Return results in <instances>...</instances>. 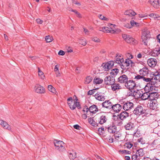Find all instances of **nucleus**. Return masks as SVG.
Here are the masks:
<instances>
[{
	"mask_svg": "<svg viewBox=\"0 0 160 160\" xmlns=\"http://www.w3.org/2000/svg\"><path fill=\"white\" fill-rule=\"evenodd\" d=\"M151 38L150 31L147 28H144L142 30L141 39L142 42L145 45H147L148 40Z\"/></svg>",
	"mask_w": 160,
	"mask_h": 160,
	"instance_id": "1",
	"label": "nucleus"
},
{
	"mask_svg": "<svg viewBox=\"0 0 160 160\" xmlns=\"http://www.w3.org/2000/svg\"><path fill=\"white\" fill-rule=\"evenodd\" d=\"M150 89H148L147 92H146L144 93H142V91H138V92H139L138 93V95L137 96V98H140L142 100H146L147 99H149V94L150 92V89L151 90L152 89H153V87L151 85L149 86Z\"/></svg>",
	"mask_w": 160,
	"mask_h": 160,
	"instance_id": "2",
	"label": "nucleus"
},
{
	"mask_svg": "<svg viewBox=\"0 0 160 160\" xmlns=\"http://www.w3.org/2000/svg\"><path fill=\"white\" fill-rule=\"evenodd\" d=\"M55 148L60 152H63L65 150V144L61 141L55 140L54 141Z\"/></svg>",
	"mask_w": 160,
	"mask_h": 160,
	"instance_id": "3",
	"label": "nucleus"
},
{
	"mask_svg": "<svg viewBox=\"0 0 160 160\" xmlns=\"http://www.w3.org/2000/svg\"><path fill=\"white\" fill-rule=\"evenodd\" d=\"M98 110L97 106L95 105H93L88 108L87 107L85 109L83 110L84 112H86L87 113L88 112V111L91 113H96Z\"/></svg>",
	"mask_w": 160,
	"mask_h": 160,
	"instance_id": "4",
	"label": "nucleus"
},
{
	"mask_svg": "<svg viewBox=\"0 0 160 160\" xmlns=\"http://www.w3.org/2000/svg\"><path fill=\"white\" fill-rule=\"evenodd\" d=\"M145 111L141 105H138L133 111V113L139 116L144 114Z\"/></svg>",
	"mask_w": 160,
	"mask_h": 160,
	"instance_id": "5",
	"label": "nucleus"
},
{
	"mask_svg": "<svg viewBox=\"0 0 160 160\" xmlns=\"http://www.w3.org/2000/svg\"><path fill=\"white\" fill-rule=\"evenodd\" d=\"M104 82L107 85H111L114 83L115 79L113 77L108 76L105 78Z\"/></svg>",
	"mask_w": 160,
	"mask_h": 160,
	"instance_id": "6",
	"label": "nucleus"
},
{
	"mask_svg": "<svg viewBox=\"0 0 160 160\" xmlns=\"http://www.w3.org/2000/svg\"><path fill=\"white\" fill-rule=\"evenodd\" d=\"M122 107L125 111L130 110L133 108L134 104L131 102L127 101L123 104Z\"/></svg>",
	"mask_w": 160,
	"mask_h": 160,
	"instance_id": "7",
	"label": "nucleus"
},
{
	"mask_svg": "<svg viewBox=\"0 0 160 160\" xmlns=\"http://www.w3.org/2000/svg\"><path fill=\"white\" fill-rule=\"evenodd\" d=\"M114 63L113 61H110L106 63H103L102 66L105 71H108L114 65Z\"/></svg>",
	"mask_w": 160,
	"mask_h": 160,
	"instance_id": "8",
	"label": "nucleus"
},
{
	"mask_svg": "<svg viewBox=\"0 0 160 160\" xmlns=\"http://www.w3.org/2000/svg\"><path fill=\"white\" fill-rule=\"evenodd\" d=\"M132 61L130 59H126L125 61L124 62H122L121 65V68L124 70H127L128 69L130 63H132Z\"/></svg>",
	"mask_w": 160,
	"mask_h": 160,
	"instance_id": "9",
	"label": "nucleus"
},
{
	"mask_svg": "<svg viewBox=\"0 0 160 160\" xmlns=\"http://www.w3.org/2000/svg\"><path fill=\"white\" fill-rule=\"evenodd\" d=\"M127 88L130 89H133L136 86V84L134 81L132 80H128L125 85Z\"/></svg>",
	"mask_w": 160,
	"mask_h": 160,
	"instance_id": "10",
	"label": "nucleus"
},
{
	"mask_svg": "<svg viewBox=\"0 0 160 160\" xmlns=\"http://www.w3.org/2000/svg\"><path fill=\"white\" fill-rule=\"evenodd\" d=\"M34 90L35 92L38 93L42 94L45 92L44 88L42 86L37 84L34 87Z\"/></svg>",
	"mask_w": 160,
	"mask_h": 160,
	"instance_id": "11",
	"label": "nucleus"
},
{
	"mask_svg": "<svg viewBox=\"0 0 160 160\" xmlns=\"http://www.w3.org/2000/svg\"><path fill=\"white\" fill-rule=\"evenodd\" d=\"M112 103L110 100H106L102 103V106L103 108L108 109L112 108Z\"/></svg>",
	"mask_w": 160,
	"mask_h": 160,
	"instance_id": "12",
	"label": "nucleus"
},
{
	"mask_svg": "<svg viewBox=\"0 0 160 160\" xmlns=\"http://www.w3.org/2000/svg\"><path fill=\"white\" fill-rule=\"evenodd\" d=\"M147 62L149 66L151 67H154L157 64L158 62L156 59L150 58L148 59Z\"/></svg>",
	"mask_w": 160,
	"mask_h": 160,
	"instance_id": "13",
	"label": "nucleus"
},
{
	"mask_svg": "<svg viewBox=\"0 0 160 160\" xmlns=\"http://www.w3.org/2000/svg\"><path fill=\"white\" fill-rule=\"evenodd\" d=\"M108 132L111 133H115L116 132L117 127L116 126L113 124H112L108 126L106 128Z\"/></svg>",
	"mask_w": 160,
	"mask_h": 160,
	"instance_id": "14",
	"label": "nucleus"
},
{
	"mask_svg": "<svg viewBox=\"0 0 160 160\" xmlns=\"http://www.w3.org/2000/svg\"><path fill=\"white\" fill-rule=\"evenodd\" d=\"M139 72L140 75L144 77L149 74V70L147 68L144 67L140 69Z\"/></svg>",
	"mask_w": 160,
	"mask_h": 160,
	"instance_id": "15",
	"label": "nucleus"
},
{
	"mask_svg": "<svg viewBox=\"0 0 160 160\" xmlns=\"http://www.w3.org/2000/svg\"><path fill=\"white\" fill-rule=\"evenodd\" d=\"M128 80L127 76L125 74L122 75L119 77L118 79V82L121 83H127Z\"/></svg>",
	"mask_w": 160,
	"mask_h": 160,
	"instance_id": "16",
	"label": "nucleus"
},
{
	"mask_svg": "<svg viewBox=\"0 0 160 160\" xmlns=\"http://www.w3.org/2000/svg\"><path fill=\"white\" fill-rule=\"evenodd\" d=\"M129 116V113L126 112V111L122 112L120 114L118 115V118L122 120L125 119L128 117Z\"/></svg>",
	"mask_w": 160,
	"mask_h": 160,
	"instance_id": "17",
	"label": "nucleus"
},
{
	"mask_svg": "<svg viewBox=\"0 0 160 160\" xmlns=\"http://www.w3.org/2000/svg\"><path fill=\"white\" fill-rule=\"evenodd\" d=\"M100 31H102L103 32H110L113 33L115 32L114 30H112L111 28H109L107 27H104L100 28Z\"/></svg>",
	"mask_w": 160,
	"mask_h": 160,
	"instance_id": "18",
	"label": "nucleus"
},
{
	"mask_svg": "<svg viewBox=\"0 0 160 160\" xmlns=\"http://www.w3.org/2000/svg\"><path fill=\"white\" fill-rule=\"evenodd\" d=\"M122 107L120 104H116L114 105H112V109L116 112H118L122 109Z\"/></svg>",
	"mask_w": 160,
	"mask_h": 160,
	"instance_id": "19",
	"label": "nucleus"
},
{
	"mask_svg": "<svg viewBox=\"0 0 160 160\" xmlns=\"http://www.w3.org/2000/svg\"><path fill=\"white\" fill-rule=\"evenodd\" d=\"M111 88L112 90L114 91L122 89L121 86L119 83L115 82L111 85Z\"/></svg>",
	"mask_w": 160,
	"mask_h": 160,
	"instance_id": "20",
	"label": "nucleus"
},
{
	"mask_svg": "<svg viewBox=\"0 0 160 160\" xmlns=\"http://www.w3.org/2000/svg\"><path fill=\"white\" fill-rule=\"evenodd\" d=\"M159 0H149V2L154 7L157 8L160 5Z\"/></svg>",
	"mask_w": 160,
	"mask_h": 160,
	"instance_id": "21",
	"label": "nucleus"
},
{
	"mask_svg": "<svg viewBox=\"0 0 160 160\" xmlns=\"http://www.w3.org/2000/svg\"><path fill=\"white\" fill-rule=\"evenodd\" d=\"M157 102L156 100L152 101V102L150 103L149 106V108L150 109L155 110L158 108V103Z\"/></svg>",
	"mask_w": 160,
	"mask_h": 160,
	"instance_id": "22",
	"label": "nucleus"
},
{
	"mask_svg": "<svg viewBox=\"0 0 160 160\" xmlns=\"http://www.w3.org/2000/svg\"><path fill=\"white\" fill-rule=\"evenodd\" d=\"M0 124L4 128L8 129V130L11 131V127L8 124L7 122L2 120H0Z\"/></svg>",
	"mask_w": 160,
	"mask_h": 160,
	"instance_id": "23",
	"label": "nucleus"
},
{
	"mask_svg": "<svg viewBox=\"0 0 160 160\" xmlns=\"http://www.w3.org/2000/svg\"><path fill=\"white\" fill-rule=\"evenodd\" d=\"M95 97L99 101H104L105 100V97L101 93L98 92L95 95Z\"/></svg>",
	"mask_w": 160,
	"mask_h": 160,
	"instance_id": "24",
	"label": "nucleus"
},
{
	"mask_svg": "<svg viewBox=\"0 0 160 160\" xmlns=\"http://www.w3.org/2000/svg\"><path fill=\"white\" fill-rule=\"evenodd\" d=\"M149 99L152 101L156 100V99L158 97V93L155 92L151 93L149 92Z\"/></svg>",
	"mask_w": 160,
	"mask_h": 160,
	"instance_id": "25",
	"label": "nucleus"
},
{
	"mask_svg": "<svg viewBox=\"0 0 160 160\" xmlns=\"http://www.w3.org/2000/svg\"><path fill=\"white\" fill-rule=\"evenodd\" d=\"M124 127L126 130H133L135 128V126L133 123L129 122Z\"/></svg>",
	"mask_w": 160,
	"mask_h": 160,
	"instance_id": "26",
	"label": "nucleus"
},
{
	"mask_svg": "<svg viewBox=\"0 0 160 160\" xmlns=\"http://www.w3.org/2000/svg\"><path fill=\"white\" fill-rule=\"evenodd\" d=\"M108 120V118L105 115H102L101 116L99 119V123L102 124L106 122Z\"/></svg>",
	"mask_w": 160,
	"mask_h": 160,
	"instance_id": "27",
	"label": "nucleus"
},
{
	"mask_svg": "<svg viewBox=\"0 0 160 160\" xmlns=\"http://www.w3.org/2000/svg\"><path fill=\"white\" fill-rule=\"evenodd\" d=\"M136 153L138 157L140 159L141 157H142L144 155L143 150L142 148L137 150V152Z\"/></svg>",
	"mask_w": 160,
	"mask_h": 160,
	"instance_id": "28",
	"label": "nucleus"
},
{
	"mask_svg": "<svg viewBox=\"0 0 160 160\" xmlns=\"http://www.w3.org/2000/svg\"><path fill=\"white\" fill-rule=\"evenodd\" d=\"M136 14L132 10H129L126 11L124 12V14L129 16H134Z\"/></svg>",
	"mask_w": 160,
	"mask_h": 160,
	"instance_id": "29",
	"label": "nucleus"
},
{
	"mask_svg": "<svg viewBox=\"0 0 160 160\" xmlns=\"http://www.w3.org/2000/svg\"><path fill=\"white\" fill-rule=\"evenodd\" d=\"M120 58H119L118 56L117 55L116 56V58L115 60V62L116 63H118L120 65V66L122 64V63L123 62L124 60L122 58H121L120 56Z\"/></svg>",
	"mask_w": 160,
	"mask_h": 160,
	"instance_id": "30",
	"label": "nucleus"
},
{
	"mask_svg": "<svg viewBox=\"0 0 160 160\" xmlns=\"http://www.w3.org/2000/svg\"><path fill=\"white\" fill-rule=\"evenodd\" d=\"M69 157L71 159H74L76 157V153L74 151L69 153Z\"/></svg>",
	"mask_w": 160,
	"mask_h": 160,
	"instance_id": "31",
	"label": "nucleus"
},
{
	"mask_svg": "<svg viewBox=\"0 0 160 160\" xmlns=\"http://www.w3.org/2000/svg\"><path fill=\"white\" fill-rule=\"evenodd\" d=\"M38 76L41 79H44L45 78V76L44 74V73L39 68H38Z\"/></svg>",
	"mask_w": 160,
	"mask_h": 160,
	"instance_id": "32",
	"label": "nucleus"
},
{
	"mask_svg": "<svg viewBox=\"0 0 160 160\" xmlns=\"http://www.w3.org/2000/svg\"><path fill=\"white\" fill-rule=\"evenodd\" d=\"M103 80L99 78H95L93 80V83L96 84H99L102 83Z\"/></svg>",
	"mask_w": 160,
	"mask_h": 160,
	"instance_id": "33",
	"label": "nucleus"
},
{
	"mask_svg": "<svg viewBox=\"0 0 160 160\" xmlns=\"http://www.w3.org/2000/svg\"><path fill=\"white\" fill-rule=\"evenodd\" d=\"M88 121L89 123L93 126L95 127L97 126L98 124L91 118H88Z\"/></svg>",
	"mask_w": 160,
	"mask_h": 160,
	"instance_id": "34",
	"label": "nucleus"
},
{
	"mask_svg": "<svg viewBox=\"0 0 160 160\" xmlns=\"http://www.w3.org/2000/svg\"><path fill=\"white\" fill-rule=\"evenodd\" d=\"M119 72V70L117 68H115L112 69L110 72L111 74L113 76L116 75Z\"/></svg>",
	"mask_w": 160,
	"mask_h": 160,
	"instance_id": "35",
	"label": "nucleus"
},
{
	"mask_svg": "<svg viewBox=\"0 0 160 160\" xmlns=\"http://www.w3.org/2000/svg\"><path fill=\"white\" fill-rule=\"evenodd\" d=\"M153 75L154 79L155 80H157L158 82H160V74L158 73L157 74V73H156L153 74Z\"/></svg>",
	"mask_w": 160,
	"mask_h": 160,
	"instance_id": "36",
	"label": "nucleus"
},
{
	"mask_svg": "<svg viewBox=\"0 0 160 160\" xmlns=\"http://www.w3.org/2000/svg\"><path fill=\"white\" fill-rule=\"evenodd\" d=\"M68 101V103L69 106L70 107V105H72L75 102L73 100L72 98L71 97H69L67 99Z\"/></svg>",
	"mask_w": 160,
	"mask_h": 160,
	"instance_id": "37",
	"label": "nucleus"
},
{
	"mask_svg": "<svg viewBox=\"0 0 160 160\" xmlns=\"http://www.w3.org/2000/svg\"><path fill=\"white\" fill-rule=\"evenodd\" d=\"M132 146V144L129 142H126L124 145L125 147L126 148L128 149L130 148Z\"/></svg>",
	"mask_w": 160,
	"mask_h": 160,
	"instance_id": "38",
	"label": "nucleus"
},
{
	"mask_svg": "<svg viewBox=\"0 0 160 160\" xmlns=\"http://www.w3.org/2000/svg\"><path fill=\"white\" fill-rule=\"evenodd\" d=\"M48 89L49 91L53 93L56 92V90L55 88L51 85H49L48 86Z\"/></svg>",
	"mask_w": 160,
	"mask_h": 160,
	"instance_id": "39",
	"label": "nucleus"
},
{
	"mask_svg": "<svg viewBox=\"0 0 160 160\" xmlns=\"http://www.w3.org/2000/svg\"><path fill=\"white\" fill-rule=\"evenodd\" d=\"M139 92H132L131 91L128 92V96H133L134 97H135L136 96L137 97V96L138 95V93H139Z\"/></svg>",
	"mask_w": 160,
	"mask_h": 160,
	"instance_id": "40",
	"label": "nucleus"
},
{
	"mask_svg": "<svg viewBox=\"0 0 160 160\" xmlns=\"http://www.w3.org/2000/svg\"><path fill=\"white\" fill-rule=\"evenodd\" d=\"M79 42L80 44H81L83 46H85L87 44L86 40L84 38L80 39Z\"/></svg>",
	"mask_w": 160,
	"mask_h": 160,
	"instance_id": "41",
	"label": "nucleus"
},
{
	"mask_svg": "<svg viewBox=\"0 0 160 160\" xmlns=\"http://www.w3.org/2000/svg\"><path fill=\"white\" fill-rule=\"evenodd\" d=\"M122 37L127 42H130V41L128 40V39H130L129 36H128L126 34H122Z\"/></svg>",
	"mask_w": 160,
	"mask_h": 160,
	"instance_id": "42",
	"label": "nucleus"
},
{
	"mask_svg": "<svg viewBox=\"0 0 160 160\" xmlns=\"http://www.w3.org/2000/svg\"><path fill=\"white\" fill-rule=\"evenodd\" d=\"M130 39H128V40L130 41V42H127L128 43H131L132 44H135L136 42V40H135V39L132 37L129 36Z\"/></svg>",
	"mask_w": 160,
	"mask_h": 160,
	"instance_id": "43",
	"label": "nucleus"
},
{
	"mask_svg": "<svg viewBox=\"0 0 160 160\" xmlns=\"http://www.w3.org/2000/svg\"><path fill=\"white\" fill-rule=\"evenodd\" d=\"M143 78V76H142L141 75H137L135 76V78H134V80L135 82V81H137L140 79H142Z\"/></svg>",
	"mask_w": 160,
	"mask_h": 160,
	"instance_id": "44",
	"label": "nucleus"
},
{
	"mask_svg": "<svg viewBox=\"0 0 160 160\" xmlns=\"http://www.w3.org/2000/svg\"><path fill=\"white\" fill-rule=\"evenodd\" d=\"M92 80V78L90 76L87 77L85 80V83L88 84L90 83Z\"/></svg>",
	"mask_w": 160,
	"mask_h": 160,
	"instance_id": "45",
	"label": "nucleus"
},
{
	"mask_svg": "<svg viewBox=\"0 0 160 160\" xmlns=\"http://www.w3.org/2000/svg\"><path fill=\"white\" fill-rule=\"evenodd\" d=\"M45 38L47 42H51L52 40V37H50L49 36H46Z\"/></svg>",
	"mask_w": 160,
	"mask_h": 160,
	"instance_id": "46",
	"label": "nucleus"
},
{
	"mask_svg": "<svg viewBox=\"0 0 160 160\" xmlns=\"http://www.w3.org/2000/svg\"><path fill=\"white\" fill-rule=\"evenodd\" d=\"M130 23L132 26L136 27L138 26L139 24V23L136 22L133 20H132L131 21Z\"/></svg>",
	"mask_w": 160,
	"mask_h": 160,
	"instance_id": "47",
	"label": "nucleus"
},
{
	"mask_svg": "<svg viewBox=\"0 0 160 160\" xmlns=\"http://www.w3.org/2000/svg\"><path fill=\"white\" fill-rule=\"evenodd\" d=\"M149 16L154 19H158L159 18L158 15L156 14L151 13L149 14Z\"/></svg>",
	"mask_w": 160,
	"mask_h": 160,
	"instance_id": "48",
	"label": "nucleus"
},
{
	"mask_svg": "<svg viewBox=\"0 0 160 160\" xmlns=\"http://www.w3.org/2000/svg\"><path fill=\"white\" fill-rule=\"evenodd\" d=\"M98 17L99 18L103 20H105L106 21H108V19L104 17L103 16H102L101 14L99 15L98 16Z\"/></svg>",
	"mask_w": 160,
	"mask_h": 160,
	"instance_id": "49",
	"label": "nucleus"
},
{
	"mask_svg": "<svg viewBox=\"0 0 160 160\" xmlns=\"http://www.w3.org/2000/svg\"><path fill=\"white\" fill-rule=\"evenodd\" d=\"M132 160H139V158H138L137 155L135 153V154H133L132 155Z\"/></svg>",
	"mask_w": 160,
	"mask_h": 160,
	"instance_id": "50",
	"label": "nucleus"
},
{
	"mask_svg": "<svg viewBox=\"0 0 160 160\" xmlns=\"http://www.w3.org/2000/svg\"><path fill=\"white\" fill-rule=\"evenodd\" d=\"M153 80L152 78H146L144 77L143 76V81L146 82H150L151 81Z\"/></svg>",
	"mask_w": 160,
	"mask_h": 160,
	"instance_id": "51",
	"label": "nucleus"
},
{
	"mask_svg": "<svg viewBox=\"0 0 160 160\" xmlns=\"http://www.w3.org/2000/svg\"><path fill=\"white\" fill-rule=\"evenodd\" d=\"M92 40L96 42H100V40L97 37H93L92 38Z\"/></svg>",
	"mask_w": 160,
	"mask_h": 160,
	"instance_id": "52",
	"label": "nucleus"
},
{
	"mask_svg": "<svg viewBox=\"0 0 160 160\" xmlns=\"http://www.w3.org/2000/svg\"><path fill=\"white\" fill-rule=\"evenodd\" d=\"M138 142H140L141 144H143L145 143L144 141L143 140L142 138H140L138 140Z\"/></svg>",
	"mask_w": 160,
	"mask_h": 160,
	"instance_id": "53",
	"label": "nucleus"
},
{
	"mask_svg": "<svg viewBox=\"0 0 160 160\" xmlns=\"http://www.w3.org/2000/svg\"><path fill=\"white\" fill-rule=\"evenodd\" d=\"M122 153H126V154H130L131 153V152L129 151H127L125 150H123L122 151H120Z\"/></svg>",
	"mask_w": 160,
	"mask_h": 160,
	"instance_id": "54",
	"label": "nucleus"
},
{
	"mask_svg": "<svg viewBox=\"0 0 160 160\" xmlns=\"http://www.w3.org/2000/svg\"><path fill=\"white\" fill-rule=\"evenodd\" d=\"M94 92H95L94 89L90 90L88 92V95H92L94 93Z\"/></svg>",
	"mask_w": 160,
	"mask_h": 160,
	"instance_id": "55",
	"label": "nucleus"
},
{
	"mask_svg": "<svg viewBox=\"0 0 160 160\" xmlns=\"http://www.w3.org/2000/svg\"><path fill=\"white\" fill-rule=\"evenodd\" d=\"M76 108V105H75V103L73 104L72 105H70V108L72 110H73L75 109Z\"/></svg>",
	"mask_w": 160,
	"mask_h": 160,
	"instance_id": "56",
	"label": "nucleus"
},
{
	"mask_svg": "<svg viewBox=\"0 0 160 160\" xmlns=\"http://www.w3.org/2000/svg\"><path fill=\"white\" fill-rule=\"evenodd\" d=\"M75 105H76V107L78 108V109H80L81 108L79 102H75Z\"/></svg>",
	"mask_w": 160,
	"mask_h": 160,
	"instance_id": "57",
	"label": "nucleus"
},
{
	"mask_svg": "<svg viewBox=\"0 0 160 160\" xmlns=\"http://www.w3.org/2000/svg\"><path fill=\"white\" fill-rule=\"evenodd\" d=\"M65 54V52L62 50H60L58 52V54L59 55L63 56Z\"/></svg>",
	"mask_w": 160,
	"mask_h": 160,
	"instance_id": "58",
	"label": "nucleus"
},
{
	"mask_svg": "<svg viewBox=\"0 0 160 160\" xmlns=\"http://www.w3.org/2000/svg\"><path fill=\"white\" fill-rule=\"evenodd\" d=\"M73 3L74 4L77 5L78 6H80L81 5V4L80 3L78 2L77 1L74 0L73 1Z\"/></svg>",
	"mask_w": 160,
	"mask_h": 160,
	"instance_id": "59",
	"label": "nucleus"
},
{
	"mask_svg": "<svg viewBox=\"0 0 160 160\" xmlns=\"http://www.w3.org/2000/svg\"><path fill=\"white\" fill-rule=\"evenodd\" d=\"M75 14L77 15V17H78V18H82V17L81 15L77 11V12H76Z\"/></svg>",
	"mask_w": 160,
	"mask_h": 160,
	"instance_id": "60",
	"label": "nucleus"
},
{
	"mask_svg": "<svg viewBox=\"0 0 160 160\" xmlns=\"http://www.w3.org/2000/svg\"><path fill=\"white\" fill-rule=\"evenodd\" d=\"M37 22L39 24H41L43 22V21L40 19L38 18L36 20Z\"/></svg>",
	"mask_w": 160,
	"mask_h": 160,
	"instance_id": "61",
	"label": "nucleus"
},
{
	"mask_svg": "<svg viewBox=\"0 0 160 160\" xmlns=\"http://www.w3.org/2000/svg\"><path fill=\"white\" fill-rule=\"evenodd\" d=\"M73 127L74 128L78 130H80L79 128H81V127L78 124H76L74 125Z\"/></svg>",
	"mask_w": 160,
	"mask_h": 160,
	"instance_id": "62",
	"label": "nucleus"
},
{
	"mask_svg": "<svg viewBox=\"0 0 160 160\" xmlns=\"http://www.w3.org/2000/svg\"><path fill=\"white\" fill-rule=\"evenodd\" d=\"M59 66H58V65H57L55 66V67L54 69V71L55 72H56L57 71H59Z\"/></svg>",
	"mask_w": 160,
	"mask_h": 160,
	"instance_id": "63",
	"label": "nucleus"
},
{
	"mask_svg": "<svg viewBox=\"0 0 160 160\" xmlns=\"http://www.w3.org/2000/svg\"><path fill=\"white\" fill-rule=\"evenodd\" d=\"M157 38L158 40V41L160 43V34H159L157 36Z\"/></svg>",
	"mask_w": 160,
	"mask_h": 160,
	"instance_id": "64",
	"label": "nucleus"
}]
</instances>
